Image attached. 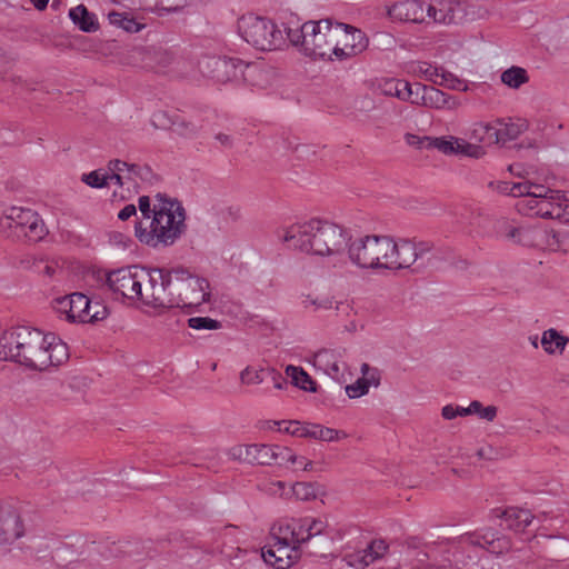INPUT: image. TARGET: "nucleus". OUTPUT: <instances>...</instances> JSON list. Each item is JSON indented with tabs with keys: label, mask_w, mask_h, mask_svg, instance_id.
<instances>
[{
	"label": "nucleus",
	"mask_w": 569,
	"mask_h": 569,
	"mask_svg": "<svg viewBox=\"0 0 569 569\" xmlns=\"http://www.w3.org/2000/svg\"><path fill=\"white\" fill-rule=\"evenodd\" d=\"M263 373V369L258 370L252 367H246L240 372V381L244 385H259L264 380Z\"/></svg>",
	"instance_id": "obj_46"
},
{
	"label": "nucleus",
	"mask_w": 569,
	"mask_h": 569,
	"mask_svg": "<svg viewBox=\"0 0 569 569\" xmlns=\"http://www.w3.org/2000/svg\"><path fill=\"white\" fill-rule=\"evenodd\" d=\"M288 43L312 60L333 61L331 51L335 41L333 22L330 19L309 20L302 24H286Z\"/></svg>",
	"instance_id": "obj_5"
},
{
	"label": "nucleus",
	"mask_w": 569,
	"mask_h": 569,
	"mask_svg": "<svg viewBox=\"0 0 569 569\" xmlns=\"http://www.w3.org/2000/svg\"><path fill=\"white\" fill-rule=\"evenodd\" d=\"M462 8L455 0H441L427 7V20L450 24L462 18Z\"/></svg>",
	"instance_id": "obj_22"
},
{
	"label": "nucleus",
	"mask_w": 569,
	"mask_h": 569,
	"mask_svg": "<svg viewBox=\"0 0 569 569\" xmlns=\"http://www.w3.org/2000/svg\"><path fill=\"white\" fill-rule=\"evenodd\" d=\"M237 32L249 46L259 51L281 50L288 44L284 28L262 16L247 13L237 21Z\"/></svg>",
	"instance_id": "obj_7"
},
{
	"label": "nucleus",
	"mask_w": 569,
	"mask_h": 569,
	"mask_svg": "<svg viewBox=\"0 0 569 569\" xmlns=\"http://www.w3.org/2000/svg\"><path fill=\"white\" fill-rule=\"evenodd\" d=\"M23 533L20 515L11 508L0 507V542H13Z\"/></svg>",
	"instance_id": "obj_24"
},
{
	"label": "nucleus",
	"mask_w": 569,
	"mask_h": 569,
	"mask_svg": "<svg viewBox=\"0 0 569 569\" xmlns=\"http://www.w3.org/2000/svg\"><path fill=\"white\" fill-rule=\"evenodd\" d=\"M492 515L502 520V522H500L501 527H503L505 523L507 529H510L515 532L523 531L532 522L533 519V516L529 510L515 507H510L505 510L498 508L493 509Z\"/></svg>",
	"instance_id": "obj_25"
},
{
	"label": "nucleus",
	"mask_w": 569,
	"mask_h": 569,
	"mask_svg": "<svg viewBox=\"0 0 569 569\" xmlns=\"http://www.w3.org/2000/svg\"><path fill=\"white\" fill-rule=\"evenodd\" d=\"M137 207L134 204L124 206L118 213V218L122 221L128 220L129 218L136 216Z\"/></svg>",
	"instance_id": "obj_63"
},
{
	"label": "nucleus",
	"mask_w": 569,
	"mask_h": 569,
	"mask_svg": "<svg viewBox=\"0 0 569 569\" xmlns=\"http://www.w3.org/2000/svg\"><path fill=\"white\" fill-rule=\"evenodd\" d=\"M220 219L226 223L236 222L241 217V210L238 206H227L218 211Z\"/></svg>",
	"instance_id": "obj_55"
},
{
	"label": "nucleus",
	"mask_w": 569,
	"mask_h": 569,
	"mask_svg": "<svg viewBox=\"0 0 569 569\" xmlns=\"http://www.w3.org/2000/svg\"><path fill=\"white\" fill-rule=\"evenodd\" d=\"M538 206L539 200L532 196L519 199L516 203L518 212L526 216H537Z\"/></svg>",
	"instance_id": "obj_47"
},
{
	"label": "nucleus",
	"mask_w": 569,
	"mask_h": 569,
	"mask_svg": "<svg viewBox=\"0 0 569 569\" xmlns=\"http://www.w3.org/2000/svg\"><path fill=\"white\" fill-rule=\"evenodd\" d=\"M305 526H308V536L306 538L311 539L323 533L328 525L320 518L306 517Z\"/></svg>",
	"instance_id": "obj_50"
},
{
	"label": "nucleus",
	"mask_w": 569,
	"mask_h": 569,
	"mask_svg": "<svg viewBox=\"0 0 569 569\" xmlns=\"http://www.w3.org/2000/svg\"><path fill=\"white\" fill-rule=\"evenodd\" d=\"M471 543L481 546L492 553H502L509 549V542L505 537H496V532L487 530L481 536L471 538Z\"/></svg>",
	"instance_id": "obj_32"
},
{
	"label": "nucleus",
	"mask_w": 569,
	"mask_h": 569,
	"mask_svg": "<svg viewBox=\"0 0 569 569\" xmlns=\"http://www.w3.org/2000/svg\"><path fill=\"white\" fill-rule=\"evenodd\" d=\"M211 68V78L224 83L238 79L243 71V63L232 58H210L207 62Z\"/></svg>",
	"instance_id": "obj_19"
},
{
	"label": "nucleus",
	"mask_w": 569,
	"mask_h": 569,
	"mask_svg": "<svg viewBox=\"0 0 569 569\" xmlns=\"http://www.w3.org/2000/svg\"><path fill=\"white\" fill-rule=\"evenodd\" d=\"M143 24L136 21L132 17L128 16L123 22L122 29L127 32L137 33L143 29Z\"/></svg>",
	"instance_id": "obj_60"
},
{
	"label": "nucleus",
	"mask_w": 569,
	"mask_h": 569,
	"mask_svg": "<svg viewBox=\"0 0 569 569\" xmlns=\"http://www.w3.org/2000/svg\"><path fill=\"white\" fill-rule=\"evenodd\" d=\"M56 309L64 313L70 322L89 323L90 299L81 293L74 292L56 300Z\"/></svg>",
	"instance_id": "obj_16"
},
{
	"label": "nucleus",
	"mask_w": 569,
	"mask_h": 569,
	"mask_svg": "<svg viewBox=\"0 0 569 569\" xmlns=\"http://www.w3.org/2000/svg\"><path fill=\"white\" fill-rule=\"evenodd\" d=\"M388 550L382 539L372 540L367 548L347 556L348 563L357 569H365L370 563L381 559Z\"/></svg>",
	"instance_id": "obj_23"
},
{
	"label": "nucleus",
	"mask_w": 569,
	"mask_h": 569,
	"mask_svg": "<svg viewBox=\"0 0 569 569\" xmlns=\"http://www.w3.org/2000/svg\"><path fill=\"white\" fill-rule=\"evenodd\" d=\"M268 372L272 376L273 387L278 390H282L287 388L288 381L280 373L276 372L273 369L268 370Z\"/></svg>",
	"instance_id": "obj_62"
},
{
	"label": "nucleus",
	"mask_w": 569,
	"mask_h": 569,
	"mask_svg": "<svg viewBox=\"0 0 569 569\" xmlns=\"http://www.w3.org/2000/svg\"><path fill=\"white\" fill-rule=\"evenodd\" d=\"M333 29L337 32L331 51L333 60L343 61L367 49L369 41L361 30L341 22L333 23Z\"/></svg>",
	"instance_id": "obj_9"
},
{
	"label": "nucleus",
	"mask_w": 569,
	"mask_h": 569,
	"mask_svg": "<svg viewBox=\"0 0 569 569\" xmlns=\"http://www.w3.org/2000/svg\"><path fill=\"white\" fill-rule=\"evenodd\" d=\"M127 17H128L127 13L117 12V11H111V12L108 13L109 22L111 24L116 26V27H119V28H122L123 22H124Z\"/></svg>",
	"instance_id": "obj_61"
},
{
	"label": "nucleus",
	"mask_w": 569,
	"mask_h": 569,
	"mask_svg": "<svg viewBox=\"0 0 569 569\" xmlns=\"http://www.w3.org/2000/svg\"><path fill=\"white\" fill-rule=\"evenodd\" d=\"M369 386L361 379H357L353 383L346 387V392L349 398H360L369 392Z\"/></svg>",
	"instance_id": "obj_53"
},
{
	"label": "nucleus",
	"mask_w": 569,
	"mask_h": 569,
	"mask_svg": "<svg viewBox=\"0 0 569 569\" xmlns=\"http://www.w3.org/2000/svg\"><path fill=\"white\" fill-rule=\"evenodd\" d=\"M521 226L518 227L510 221L503 220L499 223L498 232L501 237L517 243V239L520 236Z\"/></svg>",
	"instance_id": "obj_48"
},
{
	"label": "nucleus",
	"mask_w": 569,
	"mask_h": 569,
	"mask_svg": "<svg viewBox=\"0 0 569 569\" xmlns=\"http://www.w3.org/2000/svg\"><path fill=\"white\" fill-rule=\"evenodd\" d=\"M391 19L406 22L421 23L427 21V9L418 0H401L388 9Z\"/></svg>",
	"instance_id": "obj_18"
},
{
	"label": "nucleus",
	"mask_w": 569,
	"mask_h": 569,
	"mask_svg": "<svg viewBox=\"0 0 569 569\" xmlns=\"http://www.w3.org/2000/svg\"><path fill=\"white\" fill-rule=\"evenodd\" d=\"M0 226L9 229L8 236L38 242L48 234V228L40 214L23 207H10L3 211Z\"/></svg>",
	"instance_id": "obj_8"
},
{
	"label": "nucleus",
	"mask_w": 569,
	"mask_h": 569,
	"mask_svg": "<svg viewBox=\"0 0 569 569\" xmlns=\"http://www.w3.org/2000/svg\"><path fill=\"white\" fill-rule=\"evenodd\" d=\"M187 0H141L140 6H146L158 12L172 13L183 9Z\"/></svg>",
	"instance_id": "obj_38"
},
{
	"label": "nucleus",
	"mask_w": 569,
	"mask_h": 569,
	"mask_svg": "<svg viewBox=\"0 0 569 569\" xmlns=\"http://www.w3.org/2000/svg\"><path fill=\"white\" fill-rule=\"evenodd\" d=\"M286 373L296 387L306 391H316V382L302 368L290 365L286 368Z\"/></svg>",
	"instance_id": "obj_36"
},
{
	"label": "nucleus",
	"mask_w": 569,
	"mask_h": 569,
	"mask_svg": "<svg viewBox=\"0 0 569 569\" xmlns=\"http://www.w3.org/2000/svg\"><path fill=\"white\" fill-rule=\"evenodd\" d=\"M186 211L182 204L164 193L153 197V218L146 223L138 221L134 236L148 247L160 249L176 243L186 230Z\"/></svg>",
	"instance_id": "obj_3"
},
{
	"label": "nucleus",
	"mask_w": 569,
	"mask_h": 569,
	"mask_svg": "<svg viewBox=\"0 0 569 569\" xmlns=\"http://www.w3.org/2000/svg\"><path fill=\"white\" fill-rule=\"evenodd\" d=\"M415 83L396 78H381L375 83V90L379 94L397 98L400 101L411 102Z\"/></svg>",
	"instance_id": "obj_20"
},
{
	"label": "nucleus",
	"mask_w": 569,
	"mask_h": 569,
	"mask_svg": "<svg viewBox=\"0 0 569 569\" xmlns=\"http://www.w3.org/2000/svg\"><path fill=\"white\" fill-rule=\"evenodd\" d=\"M432 248L429 241H395L389 236L367 234L350 240L347 256L352 264L361 269L397 271L411 267Z\"/></svg>",
	"instance_id": "obj_1"
},
{
	"label": "nucleus",
	"mask_w": 569,
	"mask_h": 569,
	"mask_svg": "<svg viewBox=\"0 0 569 569\" xmlns=\"http://www.w3.org/2000/svg\"><path fill=\"white\" fill-rule=\"evenodd\" d=\"M69 18L83 32L91 33L99 29L97 16L89 12L83 4L70 9Z\"/></svg>",
	"instance_id": "obj_27"
},
{
	"label": "nucleus",
	"mask_w": 569,
	"mask_h": 569,
	"mask_svg": "<svg viewBox=\"0 0 569 569\" xmlns=\"http://www.w3.org/2000/svg\"><path fill=\"white\" fill-rule=\"evenodd\" d=\"M20 267L26 270L33 271L38 274H43L51 278L56 272V267L52 262L42 257L28 254L20 260Z\"/></svg>",
	"instance_id": "obj_33"
},
{
	"label": "nucleus",
	"mask_w": 569,
	"mask_h": 569,
	"mask_svg": "<svg viewBox=\"0 0 569 569\" xmlns=\"http://www.w3.org/2000/svg\"><path fill=\"white\" fill-rule=\"evenodd\" d=\"M561 201L562 200H553L550 198L539 200L538 210H536L537 216L555 219L556 216H559V213H557L556 206L560 207Z\"/></svg>",
	"instance_id": "obj_44"
},
{
	"label": "nucleus",
	"mask_w": 569,
	"mask_h": 569,
	"mask_svg": "<svg viewBox=\"0 0 569 569\" xmlns=\"http://www.w3.org/2000/svg\"><path fill=\"white\" fill-rule=\"evenodd\" d=\"M138 208L144 222L148 223L153 218V200L148 196H141L138 199Z\"/></svg>",
	"instance_id": "obj_56"
},
{
	"label": "nucleus",
	"mask_w": 569,
	"mask_h": 569,
	"mask_svg": "<svg viewBox=\"0 0 569 569\" xmlns=\"http://www.w3.org/2000/svg\"><path fill=\"white\" fill-rule=\"evenodd\" d=\"M108 316L107 307L100 301H93L90 299V311L88 312V317L90 318V322H97L106 319Z\"/></svg>",
	"instance_id": "obj_54"
},
{
	"label": "nucleus",
	"mask_w": 569,
	"mask_h": 569,
	"mask_svg": "<svg viewBox=\"0 0 569 569\" xmlns=\"http://www.w3.org/2000/svg\"><path fill=\"white\" fill-rule=\"evenodd\" d=\"M548 238L549 232L546 229L531 226H521V231L517 239V243L526 247L551 246L552 243Z\"/></svg>",
	"instance_id": "obj_28"
},
{
	"label": "nucleus",
	"mask_w": 569,
	"mask_h": 569,
	"mask_svg": "<svg viewBox=\"0 0 569 569\" xmlns=\"http://www.w3.org/2000/svg\"><path fill=\"white\" fill-rule=\"evenodd\" d=\"M293 496L302 501H308L317 498L318 485L311 482H296L292 486Z\"/></svg>",
	"instance_id": "obj_40"
},
{
	"label": "nucleus",
	"mask_w": 569,
	"mask_h": 569,
	"mask_svg": "<svg viewBox=\"0 0 569 569\" xmlns=\"http://www.w3.org/2000/svg\"><path fill=\"white\" fill-rule=\"evenodd\" d=\"M528 196H532V197L537 198L538 200H541L543 198H550L553 200L569 201V192L552 190L545 186L535 184V183H532V189H530V193H528Z\"/></svg>",
	"instance_id": "obj_39"
},
{
	"label": "nucleus",
	"mask_w": 569,
	"mask_h": 569,
	"mask_svg": "<svg viewBox=\"0 0 569 569\" xmlns=\"http://www.w3.org/2000/svg\"><path fill=\"white\" fill-rule=\"evenodd\" d=\"M411 104L421 106L430 109L455 110L460 106L457 98L445 93L443 91L422 83H415Z\"/></svg>",
	"instance_id": "obj_13"
},
{
	"label": "nucleus",
	"mask_w": 569,
	"mask_h": 569,
	"mask_svg": "<svg viewBox=\"0 0 569 569\" xmlns=\"http://www.w3.org/2000/svg\"><path fill=\"white\" fill-rule=\"evenodd\" d=\"M437 86L446 87L451 90H468V84L463 80L459 79L453 73L448 72L443 69L441 70Z\"/></svg>",
	"instance_id": "obj_42"
},
{
	"label": "nucleus",
	"mask_w": 569,
	"mask_h": 569,
	"mask_svg": "<svg viewBox=\"0 0 569 569\" xmlns=\"http://www.w3.org/2000/svg\"><path fill=\"white\" fill-rule=\"evenodd\" d=\"M22 326L4 331L0 336V360L16 362L17 337L22 336Z\"/></svg>",
	"instance_id": "obj_30"
},
{
	"label": "nucleus",
	"mask_w": 569,
	"mask_h": 569,
	"mask_svg": "<svg viewBox=\"0 0 569 569\" xmlns=\"http://www.w3.org/2000/svg\"><path fill=\"white\" fill-rule=\"evenodd\" d=\"M527 124L525 121L506 122L501 119L496 120V144H505L508 141L517 139L525 130Z\"/></svg>",
	"instance_id": "obj_29"
},
{
	"label": "nucleus",
	"mask_w": 569,
	"mask_h": 569,
	"mask_svg": "<svg viewBox=\"0 0 569 569\" xmlns=\"http://www.w3.org/2000/svg\"><path fill=\"white\" fill-rule=\"evenodd\" d=\"M431 140L432 137L428 136H418L415 133H406L405 141L408 146L415 147L417 149H431Z\"/></svg>",
	"instance_id": "obj_51"
},
{
	"label": "nucleus",
	"mask_w": 569,
	"mask_h": 569,
	"mask_svg": "<svg viewBox=\"0 0 569 569\" xmlns=\"http://www.w3.org/2000/svg\"><path fill=\"white\" fill-rule=\"evenodd\" d=\"M167 290L168 308L198 309L211 298L209 281L183 268L168 270Z\"/></svg>",
	"instance_id": "obj_6"
},
{
	"label": "nucleus",
	"mask_w": 569,
	"mask_h": 569,
	"mask_svg": "<svg viewBox=\"0 0 569 569\" xmlns=\"http://www.w3.org/2000/svg\"><path fill=\"white\" fill-rule=\"evenodd\" d=\"M441 70L442 68L427 61L412 62L409 67V72L412 76L430 81L433 84H437Z\"/></svg>",
	"instance_id": "obj_34"
},
{
	"label": "nucleus",
	"mask_w": 569,
	"mask_h": 569,
	"mask_svg": "<svg viewBox=\"0 0 569 569\" xmlns=\"http://www.w3.org/2000/svg\"><path fill=\"white\" fill-rule=\"evenodd\" d=\"M346 355L347 350L342 347L323 348L312 356V363L333 380H339L347 369Z\"/></svg>",
	"instance_id": "obj_15"
},
{
	"label": "nucleus",
	"mask_w": 569,
	"mask_h": 569,
	"mask_svg": "<svg viewBox=\"0 0 569 569\" xmlns=\"http://www.w3.org/2000/svg\"><path fill=\"white\" fill-rule=\"evenodd\" d=\"M110 172L109 178L113 183L123 187L131 182H136V178H143V173L148 172L147 168H142L138 164H129L119 159L111 160L108 164Z\"/></svg>",
	"instance_id": "obj_21"
},
{
	"label": "nucleus",
	"mask_w": 569,
	"mask_h": 569,
	"mask_svg": "<svg viewBox=\"0 0 569 569\" xmlns=\"http://www.w3.org/2000/svg\"><path fill=\"white\" fill-rule=\"evenodd\" d=\"M512 197L517 198H526L528 193H530V189H532V183L530 182H512Z\"/></svg>",
	"instance_id": "obj_59"
},
{
	"label": "nucleus",
	"mask_w": 569,
	"mask_h": 569,
	"mask_svg": "<svg viewBox=\"0 0 569 569\" xmlns=\"http://www.w3.org/2000/svg\"><path fill=\"white\" fill-rule=\"evenodd\" d=\"M472 405H478L479 408L477 411H473V415H478L480 419L486 421H493L498 413V408L496 406H487L483 407L482 403L478 400H473Z\"/></svg>",
	"instance_id": "obj_57"
},
{
	"label": "nucleus",
	"mask_w": 569,
	"mask_h": 569,
	"mask_svg": "<svg viewBox=\"0 0 569 569\" xmlns=\"http://www.w3.org/2000/svg\"><path fill=\"white\" fill-rule=\"evenodd\" d=\"M361 379L369 386L378 387L380 385V371L377 368L370 367L368 363H362L361 368Z\"/></svg>",
	"instance_id": "obj_49"
},
{
	"label": "nucleus",
	"mask_w": 569,
	"mask_h": 569,
	"mask_svg": "<svg viewBox=\"0 0 569 569\" xmlns=\"http://www.w3.org/2000/svg\"><path fill=\"white\" fill-rule=\"evenodd\" d=\"M146 277L148 280L141 282V297H137V301L153 309L168 308V270L146 268Z\"/></svg>",
	"instance_id": "obj_11"
},
{
	"label": "nucleus",
	"mask_w": 569,
	"mask_h": 569,
	"mask_svg": "<svg viewBox=\"0 0 569 569\" xmlns=\"http://www.w3.org/2000/svg\"><path fill=\"white\" fill-rule=\"evenodd\" d=\"M238 457L249 463L283 466V460L293 459L291 449L278 445L253 443L236 448Z\"/></svg>",
	"instance_id": "obj_12"
},
{
	"label": "nucleus",
	"mask_w": 569,
	"mask_h": 569,
	"mask_svg": "<svg viewBox=\"0 0 569 569\" xmlns=\"http://www.w3.org/2000/svg\"><path fill=\"white\" fill-rule=\"evenodd\" d=\"M501 82L512 89H518L529 81L527 71L520 67H511L501 73Z\"/></svg>",
	"instance_id": "obj_37"
},
{
	"label": "nucleus",
	"mask_w": 569,
	"mask_h": 569,
	"mask_svg": "<svg viewBox=\"0 0 569 569\" xmlns=\"http://www.w3.org/2000/svg\"><path fill=\"white\" fill-rule=\"evenodd\" d=\"M293 429L290 430L291 435L299 438H313L316 435L317 423H301L299 421L292 423Z\"/></svg>",
	"instance_id": "obj_52"
},
{
	"label": "nucleus",
	"mask_w": 569,
	"mask_h": 569,
	"mask_svg": "<svg viewBox=\"0 0 569 569\" xmlns=\"http://www.w3.org/2000/svg\"><path fill=\"white\" fill-rule=\"evenodd\" d=\"M188 326L194 330H218L221 322L209 317H192L188 319Z\"/></svg>",
	"instance_id": "obj_43"
},
{
	"label": "nucleus",
	"mask_w": 569,
	"mask_h": 569,
	"mask_svg": "<svg viewBox=\"0 0 569 569\" xmlns=\"http://www.w3.org/2000/svg\"><path fill=\"white\" fill-rule=\"evenodd\" d=\"M540 342L546 353L561 355L565 351L569 339L568 337L561 335L558 330L550 328L542 332Z\"/></svg>",
	"instance_id": "obj_31"
},
{
	"label": "nucleus",
	"mask_w": 569,
	"mask_h": 569,
	"mask_svg": "<svg viewBox=\"0 0 569 569\" xmlns=\"http://www.w3.org/2000/svg\"><path fill=\"white\" fill-rule=\"evenodd\" d=\"M82 181L92 188H102L109 183H113V181H110L109 174L101 173L99 170L83 174Z\"/></svg>",
	"instance_id": "obj_45"
},
{
	"label": "nucleus",
	"mask_w": 569,
	"mask_h": 569,
	"mask_svg": "<svg viewBox=\"0 0 569 569\" xmlns=\"http://www.w3.org/2000/svg\"><path fill=\"white\" fill-rule=\"evenodd\" d=\"M17 337L16 362L33 370L58 367L69 358L68 347L52 333L22 326Z\"/></svg>",
	"instance_id": "obj_4"
},
{
	"label": "nucleus",
	"mask_w": 569,
	"mask_h": 569,
	"mask_svg": "<svg viewBox=\"0 0 569 569\" xmlns=\"http://www.w3.org/2000/svg\"><path fill=\"white\" fill-rule=\"evenodd\" d=\"M272 539L274 542L262 549L263 561L277 569L291 567L297 559L298 546L279 539L278 528L272 529Z\"/></svg>",
	"instance_id": "obj_14"
},
{
	"label": "nucleus",
	"mask_w": 569,
	"mask_h": 569,
	"mask_svg": "<svg viewBox=\"0 0 569 569\" xmlns=\"http://www.w3.org/2000/svg\"><path fill=\"white\" fill-rule=\"evenodd\" d=\"M431 149H437L446 156L457 154L475 159H479L485 154L483 147L469 143L453 136L432 137Z\"/></svg>",
	"instance_id": "obj_17"
},
{
	"label": "nucleus",
	"mask_w": 569,
	"mask_h": 569,
	"mask_svg": "<svg viewBox=\"0 0 569 569\" xmlns=\"http://www.w3.org/2000/svg\"><path fill=\"white\" fill-rule=\"evenodd\" d=\"M305 305H306V307L311 305V306H315L316 309H322V310H329V309H332L333 307L337 310H340L341 308L345 307V305L342 302L335 301L333 297L328 296V295L318 296L316 298L308 296L305 300Z\"/></svg>",
	"instance_id": "obj_41"
},
{
	"label": "nucleus",
	"mask_w": 569,
	"mask_h": 569,
	"mask_svg": "<svg viewBox=\"0 0 569 569\" xmlns=\"http://www.w3.org/2000/svg\"><path fill=\"white\" fill-rule=\"evenodd\" d=\"M496 120L492 122H478L471 130V138L485 144H496Z\"/></svg>",
	"instance_id": "obj_35"
},
{
	"label": "nucleus",
	"mask_w": 569,
	"mask_h": 569,
	"mask_svg": "<svg viewBox=\"0 0 569 569\" xmlns=\"http://www.w3.org/2000/svg\"><path fill=\"white\" fill-rule=\"evenodd\" d=\"M279 238L287 243L288 248L328 258L335 266L338 262H345L351 240L347 229L321 219L291 224L282 230Z\"/></svg>",
	"instance_id": "obj_2"
},
{
	"label": "nucleus",
	"mask_w": 569,
	"mask_h": 569,
	"mask_svg": "<svg viewBox=\"0 0 569 569\" xmlns=\"http://www.w3.org/2000/svg\"><path fill=\"white\" fill-rule=\"evenodd\" d=\"M144 280H148L146 268L137 266L111 271L107 277L112 292L130 301H137V297H141V282Z\"/></svg>",
	"instance_id": "obj_10"
},
{
	"label": "nucleus",
	"mask_w": 569,
	"mask_h": 569,
	"mask_svg": "<svg viewBox=\"0 0 569 569\" xmlns=\"http://www.w3.org/2000/svg\"><path fill=\"white\" fill-rule=\"evenodd\" d=\"M313 429H316L315 439L322 441H336L339 439V431L336 429L323 427L321 425H317Z\"/></svg>",
	"instance_id": "obj_58"
},
{
	"label": "nucleus",
	"mask_w": 569,
	"mask_h": 569,
	"mask_svg": "<svg viewBox=\"0 0 569 569\" xmlns=\"http://www.w3.org/2000/svg\"><path fill=\"white\" fill-rule=\"evenodd\" d=\"M557 213L555 219H562L566 222H569V201H561L560 207L556 206Z\"/></svg>",
	"instance_id": "obj_64"
},
{
	"label": "nucleus",
	"mask_w": 569,
	"mask_h": 569,
	"mask_svg": "<svg viewBox=\"0 0 569 569\" xmlns=\"http://www.w3.org/2000/svg\"><path fill=\"white\" fill-rule=\"evenodd\" d=\"M306 517L302 518H292L284 525H280L279 529V539H283L287 541L286 543L297 545L298 548L301 543L309 541L308 536V526H305Z\"/></svg>",
	"instance_id": "obj_26"
}]
</instances>
